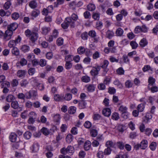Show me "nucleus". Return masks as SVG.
<instances>
[{"label":"nucleus","mask_w":158,"mask_h":158,"mask_svg":"<svg viewBox=\"0 0 158 158\" xmlns=\"http://www.w3.org/2000/svg\"><path fill=\"white\" fill-rule=\"evenodd\" d=\"M146 104L144 102V104L141 103L139 104L137 106V109L139 112H142L143 111L145 108V105Z\"/></svg>","instance_id":"nucleus-16"},{"label":"nucleus","mask_w":158,"mask_h":158,"mask_svg":"<svg viewBox=\"0 0 158 158\" xmlns=\"http://www.w3.org/2000/svg\"><path fill=\"white\" fill-rule=\"evenodd\" d=\"M76 110V108L74 106L70 107L69 110V113L71 114H73L75 113Z\"/></svg>","instance_id":"nucleus-30"},{"label":"nucleus","mask_w":158,"mask_h":158,"mask_svg":"<svg viewBox=\"0 0 158 158\" xmlns=\"http://www.w3.org/2000/svg\"><path fill=\"white\" fill-rule=\"evenodd\" d=\"M31 133L30 132L27 131L24 133L23 135L26 139H29L31 138Z\"/></svg>","instance_id":"nucleus-34"},{"label":"nucleus","mask_w":158,"mask_h":158,"mask_svg":"<svg viewBox=\"0 0 158 158\" xmlns=\"http://www.w3.org/2000/svg\"><path fill=\"white\" fill-rule=\"evenodd\" d=\"M30 94L31 98L32 97L35 98L37 95V92L35 90H32L29 91Z\"/></svg>","instance_id":"nucleus-40"},{"label":"nucleus","mask_w":158,"mask_h":158,"mask_svg":"<svg viewBox=\"0 0 158 158\" xmlns=\"http://www.w3.org/2000/svg\"><path fill=\"white\" fill-rule=\"evenodd\" d=\"M39 146L38 143H34L31 148L32 152L33 153L37 152L39 150Z\"/></svg>","instance_id":"nucleus-6"},{"label":"nucleus","mask_w":158,"mask_h":158,"mask_svg":"<svg viewBox=\"0 0 158 158\" xmlns=\"http://www.w3.org/2000/svg\"><path fill=\"white\" fill-rule=\"evenodd\" d=\"M72 98V95L70 93H67L66 94L65 96L64 97V99L67 101H69Z\"/></svg>","instance_id":"nucleus-45"},{"label":"nucleus","mask_w":158,"mask_h":158,"mask_svg":"<svg viewBox=\"0 0 158 158\" xmlns=\"http://www.w3.org/2000/svg\"><path fill=\"white\" fill-rule=\"evenodd\" d=\"M109 61L107 60H104L101 64V68H107L109 64Z\"/></svg>","instance_id":"nucleus-36"},{"label":"nucleus","mask_w":158,"mask_h":158,"mask_svg":"<svg viewBox=\"0 0 158 158\" xmlns=\"http://www.w3.org/2000/svg\"><path fill=\"white\" fill-rule=\"evenodd\" d=\"M117 146L120 149H123L124 147V144L122 142H118L117 143Z\"/></svg>","instance_id":"nucleus-52"},{"label":"nucleus","mask_w":158,"mask_h":158,"mask_svg":"<svg viewBox=\"0 0 158 158\" xmlns=\"http://www.w3.org/2000/svg\"><path fill=\"white\" fill-rule=\"evenodd\" d=\"M114 145V143L111 141H108L106 143V146L107 147L109 148H110V147H113Z\"/></svg>","instance_id":"nucleus-46"},{"label":"nucleus","mask_w":158,"mask_h":158,"mask_svg":"<svg viewBox=\"0 0 158 158\" xmlns=\"http://www.w3.org/2000/svg\"><path fill=\"white\" fill-rule=\"evenodd\" d=\"M15 99L14 96L12 94H9L6 97V101L7 102H10Z\"/></svg>","instance_id":"nucleus-18"},{"label":"nucleus","mask_w":158,"mask_h":158,"mask_svg":"<svg viewBox=\"0 0 158 158\" xmlns=\"http://www.w3.org/2000/svg\"><path fill=\"white\" fill-rule=\"evenodd\" d=\"M156 143L154 142H152L150 145L149 147L151 150L154 151L156 150Z\"/></svg>","instance_id":"nucleus-28"},{"label":"nucleus","mask_w":158,"mask_h":158,"mask_svg":"<svg viewBox=\"0 0 158 158\" xmlns=\"http://www.w3.org/2000/svg\"><path fill=\"white\" fill-rule=\"evenodd\" d=\"M91 143L89 140H87L85 143L84 148L85 150L88 151L89 150L91 147Z\"/></svg>","instance_id":"nucleus-17"},{"label":"nucleus","mask_w":158,"mask_h":158,"mask_svg":"<svg viewBox=\"0 0 158 158\" xmlns=\"http://www.w3.org/2000/svg\"><path fill=\"white\" fill-rule=\"evenodd\" d=\"M74 148L71 146H68L66 148H63L60 150L61 153L64 155L67 153L72 154L74 152Z\"/></svg>","instance_id":"nucleus-3"},{"label":"nucleus","mask_w":158,"mask_h":158,"mask_svg":"<svg viewBox=\"0 0 158 158\" xmlns=\"http://www.w3.org/2000/svg\"><path fill=\"white\" fill-rule=\"evenodd\" d=\"M10 12L9 11L5 12L2 9L0 10V15L1 16L3 17L5 16H8L10 15Z\"/></svg>","instance_id":"nucleus-13"},{"label":"nucleus","mask_w":158,"mask_h":158,"mask_svg":"<svg viewBox=\"0 0 158 158\" xmlns=\"http://www.w3.org/2000/svg\"><path fill=\"white\" fill-rule=\"evenodd\" d=\"M102 113L104 116L108 117L111 114V110L109 108H105L102 110Z\"/></svg>","instance_id":"nucleus-8"},{"label":"nucleus","mask_w":158,"mask_h":158,"mask_svg":"<svg viewBox=\"0 0 158 158\" xmlns=\"http://www.w3.org/2000/svg\"><path fill=\"white\" fill-rule=\"evenodd\" d=\"M16 43L14 40H10L8 44V46L11 48L15 47L14 46L16 45Z\"/></svg>","instance_id":"nucleus-50"},{"label":"nucleus","mask_w":158,"mask_h":158,"mask_svg":"<svg viewBox=\"0 0 158 158\" xmlns=\"http://www.w3.org/2000/svg\"><path fill=\"white\" fill-rule=\"evenodd\" d=\"M148 42L146 39L143 38L142 39L139 43V45L141 47H144L147 45Z\"/></svg>","instance_id":"nucleus-20"},{"label":"nucleus","mask_w":158,"mask_h":158,"mask_svg":"<svg viewBox=\"0 0 158 158\" xmlns=\"http://www.w3.org/2000/svg\"><path fill=\"white\" fill-rule=\"evenodd\" d=\"M27 72L25 70H19L17 72V75L19 78L24 77L26 74Z\"/></svg>","instance_id":"nucleus-7"},{"label":"nucleus","mask_w":158,"mask_h":158,"mask_svg":"<svg viewBox=\"0 0 158 158\" xmlns=\"http://www.w3.org/2000/svg\"><path fill=\"white\" fill-rule=\"evenodd\" d=\"M64 39L62 38H59L56 40L57 44L58 46H61L63 44Z\"/></svg>","instance_id":"nucleus-44"},{"label":"nucleus","mask_w":158,"mask_h":158,"mask_svg":"<svg viewBox=\"0 0 158 158\" xmlns=\"http://www.w3.org/2000/svg\"><path fill=\"white\" fill-rule=\"evenodd\" d=\"M141 148L142 149H145L147 147L148 142L146 140H143L140 144Z\"/></svg>","instance_id":"nucleus-11"},{"label":"nucleus","mask_w":158,"mask_h":158,"mask_svg":"<svg viewBox=\"0 0 158 158\" xmlns=\"http://www.w3.org/2000/svg\"><path fill=\"white\" fill-rule=\"evenodd\" d=\"M27 60L24 58H22L21 59L20 61V64L21 66H23L26 65L27 64Z\"/></svg>","instance_id":"nucleus-55"},{"label":"nucleus","mask_w":158,"mask_h":158,"mask_svg":"<svg viewBox=\"0 0 158 158\" xmlns=\"http://www.w3.org/2000/svg\"><path fill=\"white\" fill-rule=\"evenodd\" d=\"M41 132L45 135H48L49 133V131L45 127H43L41 130Z\"/></svg>","instance_id":"nucleus-42"},{"label":"nucleus","mask_w":158,"mask_h":158,"mask_svg":"<svg viewBox=\"0 0 158 158\" xmlns=\"http://www.w3.org/2000/svg\"><path fill=\"white\" fill-rule=\"evenodd\" d=\"M11 107L14 109H17L19 107L18 102L17 101L12 102L11 104Z\"/></svg>","instance_id":"nucleus-22"},{"label":"nucleus","mask_w":158,"mask_h":158,"mask_svg":"<svg viewBox=\"0 0 158 158\" xmlns=\"http://www.w3.org/2000/svg\"><path fill=\"white\" fill-rule=\"evenodd\" d=\"M117 129L119 132H123L126 129L125 125L120 124L117 127Z\"/></svg>","instance_id":"nucleus-26"},{"label":"nucleus","mask_w":158,"mask_h":158,"mask_svg":"<svg viewBox=\"0 0 158 158\" xmlns=\"http://www.w3.org/2000/svg\"><path fill=\"white\" fill-rule=\"evenodd\" d=\"M35 58V56L33 53L28 54L27 56V60L29 61H31Z\"/></svg>","instance_id":"nucleus-38"},{"label":"nucleus","mask_w":158,"mask_h":158,"mask_svg":"<svg viewBox=\"0 0 158 158\" xmlns=\"http://www.w3.org/2000/svg\"><path fill=\"white\" fill-rule=\"evenodd\" d=\"M12 53L16 56L19 55V49L16 47H13L12 50Z\"/></svg>","instance_id":"nucleus-29"},{"label":"nucleus","mask_w":158,"mask_h":158,"mask_svg":"<svg viewBox=\"0 0 158 158\" xmlns=\"http://www.w3.org/2000/svg\"><path fill=\"white\" fill-rule=\"evenodd\" d=\"M46 64V61L44 59H41L39 62V64L41 67H43L45 66Z\"/></svg>","instance_id":"nucleus-48"},{"label":"nucleus","mask_w":158,"mask_h":158,"mask_svg":"<svg viewBox=\"0 0 158 158\" xmlns=\"http://www.w3.org/2000/svg\"><path fill=\"white\" fill-rule=\"evenodd\" d=\"M64 0H57L56 2H54V6L55 7H57L58 5H61L64 2Z\"/></svg>","instance_id":"nucleus-53"},{"label":"nucleus","mask_w":158,"mask_h":158,"mask_svg":"<svg viewBox=\"0 0 158 158\" xmlns=\"http://www.w3.org/2000/svg\"><path fill=\"white\" fill-rule=\"evenodd\" d=\"M125 85L126 87L128 88H131L132 86V83L130 80L127 81L125 83Z\"/></svg>","instance_id":"nucleus-58"},{"label":"nucleus","mask_w":158,"mask_h":158,"mask_svg":"<svg viewBox=\"0 0 158 158\" xmlns=\"http://www.w3.org/2000/svg\"><path fill=\"white\" fill-rule=\"evenodd\" d=\"M155 81L156 80L154 78L152 77H150L148 80V87H149V86L150 87L153 86L155 83Z\"/></svg>","instance_id":"nucleus-12"},{"label":"nucleus","mask_w":158,"mask_h":158,"mask_svg":"<svg viewBox=\"0 0 158 158\" xmlns=\"http://www.w3.org/2000/svg\"><path fill=\"white\" fill-rule=\"evenodd\" d=\"M13 34V30H6L3 35L4 41H6L10 40Z\"/></svg>","instance_id":"nucleus-4"},{"label":"nucleus","mask_w":158,"mask_h":158,"mask_svg":"<svg viewBox=\"0 0 158 158\" xmlns=\"http://www.w3.org/2000/svg\"><path fill=\"white\" fill-rule=\"evenodd\" d=\"M21 49L23 52H26L30 50V48L29 46L27 45H24L22 46Z\"/></svg>","instance_id":"nucleus-21"},{"label":"nucleus","mask_w":158,"mask_h":158,"mask_svg":"<svg viewBox=\"0 0 158 158\" xmlns=\"http://www.w3.org/2000/svg\"><path fill=\"white\" fill-rule=\"evenodd\" d=\"M152 114L150 113H147L145 116V118L147 120V122H148L149 119H151L152 118Z\"/></svg>","instance_id":"nucleus-64"},{"label":"nucleus","mask_w":158,"mask_h":158,"mask_svg":"<svg viewBox=\"0 0 158 158\" xmlns=\"http://www.w3.org/2000/svg\"><path fill=\"white\" fill-rule=\"evenodd\" d=\"M127 108L125 106L121 105L119 108L118 110L122 113L127 111Z\"/></svg>","instance_id":"nucleus-35"},{"label":"nucleus","mask_w":158,"mask_h":158,"mask_svg":"<svg viewBox=\"0 0 158 158\" xmlns=\"http://www.w3.org/2000/svg\"><path fill=\"white\" fill-rule=\"evenodd\" d=\"M107 37L110 39L114 35V33L110 30H108L106 32Z\"/></svg>","instance_id":"nucleus-41"},{"label":"nucleus","mask_w":158,"mask_h":158,"mask_svg":"<svg viewBox=\"0 0 158 158\" xmlns=\"http://www.w3.org/2000/svg\"><path fill=\"white\" fill-rule=\"evenodd\" d=\"M18 81L16 79H14L12 80L11 83V85L13 87L17 86L19 85Z\"/></svg>","instance_id":"nucleus-47"},{"label":"nucleus","mask_w":158,"mask_h":158,"mask_svg":"<svg viewBox=\"0 0 158 158\" xmlns=\"http://www.w3.org/2000/svg\"><path fill=\"white\" fill-rule=\"evenodd\" d=\"M111 151V149L110 148L107 147V148H106L104 150V154L105 155H109L110 154Z\"/></svg>","instance_id":"nucleus-54"},{"label":"nucleus","mask_w":158,"mask_h":158,"mask_svg":"<svg viewBox=\"0 0 158 158\" xmlns=\"http://www.w3.org/2000/svg\"><path fill=\"white\" fill-rule=\"evenodd\" d=\"M11 5V3L10 1H7L3 5V8L6 10H7L10 7Z\"/></svg>","instance_id":"nucleus-23"},{"label":"nucleus","mask_w":158,"mask_h":158,"mask_svg":"<svg viewBox=\"0 0 158 158\" xmlns=\"http://www.w3.org/2000/svg\"><path fill=\"white\" fill-rule=\"evenodd\" d=\"M87 9L90 11H93L95 9V5L92 3H90L87 6Z\"/></svg>","instance_id":"nucleus-27"},{"label":"nucleus","mask_w":158,"mask_h":158,"mask_svg":"<svg viewBox=\"0 0 158 158\" xmlns=\"http://www.w3.org/2000/svg\"><path fill=\"white\" fill-rule=\"evenodd\" d=\"M77 52L79 54H82L85 52V49L83 47H80L77 49Z\"/></svg>","instance_id":"nucleus-49"},{"label":"nucleus","mask_w":158,"mask_h":158,"mask_svg":"<svg viewBox=\"0 0 158 158\" xmlns=\"http://www.w3.org/2000/svg\"><path fill=\"white\" fill-rule=\"evenodd\" d=\"M54 99L56 101H62L64 100V96L59 94H55L54 95Z\"/></svg>","instance_id":"nucleus-14"},{"label":"nucleus","mask_w":158,"mask_h":158,"mask_svg":"<svg viewBox=\"0 0 158 158\" xmlns=\"http://www.w3.org/2000/svg\"><path fill=\"white\" fill-rule=\"evenodd\" d=\"M66 139L67 142L70 143L73 140V136L71 134H68L66 137Z\"/></svg>","instance_id":"nucleus-32"},{"label":"nucleus","mask_w":158,"mask_h":158,"mask_svg":"<svg viewBox=\"0 0 158 158\" xmlns=\"http://www.w3.org/2000/svg\"><path fill=\"white\" fill-rule=\"evenodd\" d=\"M114 84L117 85L120 88H121L123 87V86L121 83L118 80H115L114 81Z\"/></svg>","instance_id":"nucleus-56"},{"label":"nucleus","mask_w":158,"mask_h":158,"mask_svg":"<svg viewBox=\"0 0 158 158\" xmlns=\"http://www.w3.org/2000/svg\"><path fill=\"white\" fill-rule=\"evenodd\" d=\"M35 69L34 68H30L28 71V74L30 75H33L35 73Z\"/></svg>","instance_id":"nucleus-51"},{"label":"nucleus","mask_w":158,"mask_h":158,"mask_svg":"<svg viewBox=\"0 0 158 158\" xmlns=\"http://www.w3.org/2000/svg\"><path fill=\"white\" fill-rule=\"evenodd\" d=\"M60 119V115L59 114H56L54 116V121L56 123H59Z\"/></svg>","instance_id":"nucleus-60"},{"label":"nucleus","mask_w":158,"mask_h":158,"mask_svg":"<svg viewBox=\"0 0 158 158\" xmlns=\"http://www.w3.org/2000/svg\"><path fill=\"white\" fill-rule=\"evenodd\" d=\"M100 69L101 67L99 66L93 67L92 69L90 71V73L91 75L95 77L98 75V72Z\"/></svg>","instance_id":"nucleus-5"},{"label":"nucleus","mask_w":158,"mask_h":158,"mask_svg":"<svg viewBox=\"0 0 158 158\" xmlns=\"http://www.w3.org/2000/svg\"><path fill=\"white\" fill-rule=\"evenodd\" d=\"M78 16L75 14H73L71 17L66 18L64 22L61 24L62 27L64 29H66L70 26L71 28H74L75 26V22L78 19Z\"/></svg>","instance_id":"nucleus-1"},{"label":"nucleus","mask_w":158,"mask_h":158,"mask_svg":"<svg viewBox=\"0 0 158 158\" xmlns=\"http://www.w3.org/2000/svg\"><path fill=\"white\" fill-rule=\"evenodd\" d=\"M81 80L83 82L88 83L90 81V77L87 75H85L81 77Z\"/></svg>","instance_id":"nucleus-19"},{"label":"nucleus","mask_w":158,"mask_h":158,"mask_svg":"<svg viewBox=\"0 0 158 158\" xmlns=\"http://www.w3.org/2000/svg\"><path fill=\"white\" fill-rule=\"evenodd\" d=\"M90 134L92 136L95 137L97 135L98 132L96 130L92 129L91 131Z\"/></svg>","instance_id":"nucleus-61"},{"label":"nucleus","mask_w":158,"mask_h":158,"mask_svg":"<svg viewBox=\"0 0 158 158\" xmlns=\"http://www.w3.org/2000/svg\"><path fill=\"white\" fill-rule=\"evenodd\" d=\"M148 89L149 90H151V92L152 93H154L157 92L158 91V88L156 86H149Z\"/></svg>","instance_id":"nucleus-25"},{"label":"nucleus","mask_w":158,"mask_h":158,"mask_svg":"<svg viewBox=\"0 0 158 158\" xmlns=\"http://www.w3.org/2000/svg\"><path fill=\"white\" fill-rule=\"evenodd\" d=\"M16 134L14 133H11L9 136V139L11 142H15L17 141Z\"/></svg>","instance_id":"nucleus-9"},{"label":"nucleus","mask_w":158,"mask_h":158,"mask_svg":"<svg viewBox=\"0 0 158 158\" xmlns=\"http://www.w3.org/2000/svg\"><path fill=\"white\" fill-rule=\"evenodd\" d=\"M98 88L100 90H103L106 89V86L105 84L101 83L98 85Z\"/></svg>","instance_id":"nucleus-63"},{"label":"nucleus","mask_w":158,"mask_h":158,"mask_svg":"<svg viewBox=\"0 0 158 158\" xmlns=\"http://www.w3.org/2000/svg\"><path fill=\"white\" fill-rule=\"evenodd\" d=\"M18 27V24L16 23H14L8 25L7 30H16Z\"/></svg>","instance_id":"nucleus-10"},{"label":"nucleus","mask_w":158,"mask_h":158,"mask_svg":"<svg viewBox=\"0 0 158 158\" xmlns=\"http://www.w3.org/2000/svg\"><path fill=\"white\" fill-rule=\"evenodd\" d=\"M25 33L26 36L29 37L31 42L34 44L38 37L37 32L35 30H26Z\"/></svg>","instance_id":"nucleus-2"},{"label":"nucleus","mask_w":158,"mask_h":158,"mask_svg":"<svg viewBox=\"0 0 158 158\" xmlns=\"http://www.w3.org/2000/svg\"><path fill=\"white\" fill-rule=\"evenodd\" d=\"M129 115V113L127 111L122 113L121 116L124 119H127Z\"/></svg>","instance_id":"nucleus-62"},{"label":"nucleus","mask_w":158,"mask_h":158,"mask_svg":"<svg viewBox=\"0 0 158 158\" xmlns=\"http://www.w3.org/2000/svg\"><path fill=\"white\" fill-rule=\"evenodd\" d=\"M72 67V64L71 62L66 61L65 64V68L67 70L70 69Z\"/></svg>","instance_id":"nucleus-31"},{"label":"nucleus","mask_w":158,"mask_h":158,"mask_svg":"<svg viewBox=\"0 0 158 158\" xmlns=\"http://www.w3.org/2000/svg\"><path fill=\"white\" fill-rule=\"evenodd\" d=\"M81 37L83 40H87L88 37V35L87 32H85L82 33L81 34Z\"/></svg>","instance_id":"nucleus-59"},{"label":"nucleus","mask_w":158,"mask_h":158,"mask_svg":"<svg viewBox=\"0 0 158 158\" xmlns=\"http://www.w3.org/2000/svg\"><path fill=\"white\" fill-rule=\"evenodd\" d=\"M87 89L89 92H93L95 90V87L94 85H89L87 87Z\"/></svg>","instance_id":"nucleus-39"},{"label":"nucleus","mask_w":158,"mask_h":158,"mask_svg":"<svg viewBox=\"0 0 158 158\" xmlns=\"http://www.w3.org/2000/svg\"><path fill=\"white\" fill-rule=\"evenodd\" d=\"M111 117L112 119L115 120H118L119 118V114L116 112L113 113Z\"/></svg>","instance_id":"nucleus-43"},{"label":"nucleus","mask_w":158,"mask_h":158,"mask_svg":"<svg viewBox=\"0 0 158 158\" xmlns=\"http://www.w3.org/2000/svg\"><path fill=\"white\" fill-rule=\"evenodd\" d=\"M19 17V14L17 12L13 13L11 15V18L13 19L17 20Z\"/></svg>","instance_id":"nucleus-37"},{"label":"nucleus","mask_w":158,"mask_h":158,"mask_svg":"<svg viewBox=\"0 0 158 158\" xmlns=\"http://www.w3.org/2000/svg\"><path fill=\"white\" fill-rule=\"evenodd\" d=\"M40 13V11L38 10H35L33 11L31 13V15L34 17H37Z\"/></svg>","instance_id":"nucleus-57"},{"label":"nucleus","mask_w":158,"mask_h":158,"mask_svg":"<svg viewBox=\"0 0 158 158\" xmlns=\"http://www.w3.org/2000/svg\"><path fill=\"white\" fill-rule=\"evenodd\" d=\"M130 45L133 49H136L138 45L137 43L135 41H131L130 43Z\"/></svg>","instance_id":"nucleus-33"},{"label":"nucleus","mask_w":158,"mask_h":158,"mask_svg":"<svg viewBox=\"0 0 158 158\" xmlns=\"http://www.w3.org/2000/svg\"><path fill=\"white\" fill-rule=\"evenodd\" d=\"M29 83L28 81L26 79L22 80L20 83V85L21 86L23 87H26Z\"/></svg>","instance_id":"nucleus-15"},{"label":"nucleus","mask_w":158,"mask_h":158,"mask_svg":"<svg viewBox=\"0 0 158 158\" xmlns=\"http://www.w3.org/2000/svg\"><path fill=\"white\" fill-rule=\"evenodd\" d=\"M29 6L32 9H34L37 6V3L35 1H31L29 4Z\"/></svg>","instance_id":"nucleus-24"}]
</instances>
